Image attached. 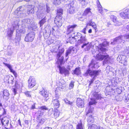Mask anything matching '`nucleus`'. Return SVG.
Instances as JSON below:
<instances>
[{
    "label": "nucleus",
    "instance_id": "obj_1",
    "mask_svg": "<svg viewBox=\"0 0 129 129\" xmlns=\"http://www.w3.org/2000/svg\"><path fill=\"white\" fill-rule=\"evenodd\" d=\"M109 45V42L105 41L103 43L100 44L98 47L99 53L96 56V58L98 60L102 61L104 59L103 62V65L109 62L110 58L109 56L107 54H105L106 49L105 47Z\"/></svg>",
    "mask_w": 129,
    "mask_h": 129
},
{
    "label": "nucleus",
    "instance_id": "obj_2",
    "mask_svg": "<svg viewBox=\"0 0 129 129\" xmlns=\"http://www.w3.org/2000/svg\"><path fill=\"white\" fill-rule=\"evenodd\" d=\"M29 9L28 10L27 13L28 14L30 13L33 14L34 12L37 13V14L40 15L42 14H46L48 13L50 11V8L46 5L42 6L41 5H39L38 7L35 8L34 9V6L32 5L28 7Z\"/></svg>",
    "mask_w": 129,
    "mask_h": 129
},
{
    "label": "nucleus",
    "instance_id": "obj_3",
    "mask_svg": "<svg viewBox=\"0 0 129 129\" xmlns=\"http://www.w3.org/2000/svg\"><path fill=\"white\" fill-rule=\"evenodd\" d=\"M99 67V66L98 64L95 61L92 60L91 62L88 65V69L84 74V76H86L89 75L91 77L93 76L94 77L99 75L100 71L94 70L92 71L91 70V69L93 70L97 69Z\"/></svg>",
    "mask_w": 129,
    "mask_h": 129
},
{
    "label": "nucleus",
    "instance_id": "obj_4",
    "mask_svg": "<svg viewBox=\"0 0 129 129\" xmlns=\"http://www.w3.org/2000/svg\"><path fill=\"white\" fill-rule=\"evenodd\" d=\"M78 38H80L79 40H78L77 42V45H80L81 44L83 43L81 46V47L83 48L85 47H86L85 50H88L90 49L91 46L89 43V42H87V40L86 39L85 37L82 36V35L80 33H77Z\"/></svg>",
    "mask_w": 129,
    "mask_h": 129
},
{
    "label": "nucleus",
    "instance_id": "obj_5",
    "mask_svg": "<svg viewBox=\"0 0 129 129\" xmlns=\"http://www.w3.org/2000/svg\"><path fill=\"white\" fill-rule=\"evenodd\" d=\"M129 40V34L125 35L124 36H120L114 39L111 44L112 45L117 44L120 43H124L125 40Z\"/></svg>",
    "mask_w": 129,
    "mask_h": 129
},
{
    "label": "nucleus",
    "instance_id": "obj_6",
    "mask_svg": "<svg viewBox=\"0 0 129 129\" xmlns=\"http://www.w3.org/2000/svg\"><path fill=\"white\" fill-rule=\"evenodd\" d=\"M19 25L17 21H15L12 24V27L10 29H8L7 34L8 36L11 38L14 32V30L15 29H16L19 27Z\"/></svg>",
    "mask_w": 129,
    "mask_h": 129
},
{
    "label": "nucleus",
    "instance_id": "obj_7",
    "mask_svg": "<svg viewBox=\"0 0 129 129\" xmlns=\"http://www.w3.org/2000/svg\"><path fill=\"white\" fill-rule=\"evenodd\" d=\"M64 51V48H62L59 50V52L57 54L56 58L57 59V62H59L60 64L63 63L64 57L61 56Z\"/></svg>",
    "mask_w": 129,
    "mask_h": 129
},
{
    "label": "nucleus",
    "instance_id": "obj_8",
    "mask_svg": "<svg viewBox=\"0 0 129 129\" xmlns=\"http://www.w3.org/2000/svg\"><path fill=\"white\" fill-rule=\"evenodd\" d=\"M64 20V19L62 18V16H56L54 19V22L56 25L60 27L62 25Z\"/></svg>",
    "mask_w": 129,
    "mask_h": 129
},
{
    "label": "nucleus",
    "instance_id": "obj_9",
    "mask_svg": "<svg viewBox=\"0 0 129 129\" xmlns=\"http://www.w3.org/2000/svg\"><path fill=\"white\" fill-rule=\"evenodd\" d=\"M35 33L33 32H31L28 33L26 35L25 38V41L27 42H32L34 38Z\"/></svg>",
    "mask_w": 129,
    "mask_h": 129
},
{
    "label": "nucleus",
    "instance_id": "obj_10",
    "mask_svg": "<svg viewBox=\"0 0 129 129\" xmlns=\"http://www.w3.org/2000/svg\"><path fill=\"white\" fill-rule=\"evenodd\" d=\"M56 62L57 64H59L58 66V67L59 69L60 73H64L66 76L69 74V72L68 70V69H66L64 67H61V65L62 64H60L59 62L58 63L57 61Z\"/></svg>",
    "mask_w": 129,
    "mask_h": 129
},
{
    "label": "nucleus",
    "instance_id": "obj_11",
    "mask_svg": "<svg viewBox=\"0 0 129 129\" xmlns=\"http://www.w3.org/2000/svg\"><path fill=\"white\" fill-rule=\"evenodd\" d=\"M32 19H23L22 21V25L23 26H28L29 25L31 26V25H33V22Z\"/></svg>",
    "mask_w": 129,
    "mask_h": 129
},
{
    "label": "nucleus",
    "instance_id": "obj_12",
    "mask_svg": "<svg viewBox=\"0 0 129 129\" xmlns=\"http://www.w3.org/2000/svg\"><path fill=\"white\" fill-rule=\"evenodd\" d=\"M75 50V48L71 46L67 51L65 54L66 61L67 60L69 57V55L72 53H74L75 52H74Z\"/></svg>",
    "mask_w": 129,
    "mask_h": 129
},
{
    "label": "nucleus",
    "instance_id": "obj_13",
    "mask_svg": "<svg viewBox=\"0 0 129 129\" xmlns=\"http://www.w3.org/2000/svg\"><path fill=\"white\" fill-rule=\"evenodd\" d=\"M28 87L29 88L33 87L36 84L35 79L33 77H30L28 81Z\"/></svg>",
    "mask_w": 129,
    "mask_h": 129
},
{
    "label": "nucleus",
    "instance_id": "obj_14",
    "mask_svg": "<svg viewBox=\"0 0 129 129\" xmlns=\"http://www.w3.org/2000/svg\"><path fill=\"white\" fill-rule=\"evenodd\" d=\"M68 9V12L70 14H73L75 13V9L74 7L73 4L70 3L67 6Z\"/></svg>",
    "mask_w": 129,
    "mask_h": 129
},
{
    "label": "nucleus",
    "instance_id": "obj_15",
    "mask_svg": "<svg viewBox=\"0 0 129 129\" xmlns=\"http://www.w3.org/2000/svg\"><path fill=\"white\" fill-rule=\"evenodd\" d=\"M94 99H91V101L89 102V105H93V104H95L96 102L95 99H101V94H96L94 95Z\"/></svg>",
    "mask_w": 129,
    "mask_h": 129
},
{
    "label": "nucleus",
    "instance_id": "obj_16",
    "mask_svg": "<svg viewBox=\"0 0 129 129\" xmlns=\"http://www.w3.org/2000/svg\"><path fill=\"white\" fill-rule=\"evenodd\" d=\"M76 26V25L69 26L67 29L68 34L70 35L74 34L75 33L73 31V28L75 27Z\"/></svg>",
    "mask_w": 129,
    "mask_h": 129
},
{
    "label": "nucleus",
    "instance_id": "obj_17",
    "mask_svg": "<svg viewBox=\"0 0 129 129\" xmlns=\"http://www.w3.org/2000/svg\"><path fill=\"white\" fill-rule=\"evenodd\" d=\"M83 100L81 98L77 99V106L79 107L82 108L84 106Z\"/></svg>",
    "mask_w": 129,
    "mask_h": 129
},
{
    "label": "nucleus",
    "instance_id": "obj_18",
    "mask_svg": "<svg viewBox=\"0 0 129 129\" xmlns=\"http://www.w3.org/2000/svg\"><path fill=\"white\" fill-rule=\"evenodd\" d=\"M71 37H69L68 39L69 42L71 44L74 43L76 41V39L78 38L77 35L75 36L73 35H71Z\"/></svg>",
    "mask_w": 129,
    "mask_h": 129
},
{
    "label": "nucleus",
    "instance_id": "obj_19",
    "mask_svg": "<svg viewBox=\"0 0 129 129\" xmlns=\"http://www.w3.org/2000/svg\"><path fill=\"white\" fill-rule=\"evenodd\" d=\"M9 119L7 117L4 118L2 119H1V122L2 125L7 126L9 124Z\"/></svg>",
    "mask_w": 129,
    "mask_h": 129
},
{
    "label": "nucleus",
    "instance_id": "obj_20",
    "mask_svg": "<svg viewBox=\"0 0 129 129\" xmlns=\"http://www.w3.org/2000/svg\"><path fill=\"white\" fill-rule=\"evenodd\" d=\"M3 93L4 98L7 100L9 99V98L8 97L10 95L9 91L7 90H4L3 92Z\"/></svg>",
    "mask_w": 129,
    "mask_h": 129
},
{
    "label": "nucleus",
    "instance_id": "obj_21",
    "mask_svg": "<svg viewBox=\"0 0 129 129\" xmlns=\"http://www.w3.org/2000/svg\"><path fill=\"white\" fill-rule=\"evenodd\" d=\"M17 34H16V39H17L18 42L20 40V34L19 33L22 32V30H19L17 29L16 30Z\"/></svg>",
    "mask_w": 129,
    "mask_h": 129
},
{
    "label": "nucleus",
    "instance_id": "obj_22",
    "mask_svg": "<svg viewBox=\"0 0 129 129\" xmlns=\"http://www.w3.org/2000/svg\"><path fill=\"white\" fill-rule=\"evenodd\" d=\"M121 54L126 56H129V47H126L124 50L122 51L121 52Z\"/></svg>",
    "mask_w": 129,
    "mask_h": 129
},
{
    "label": "nucleus",
    "instance_id": "obj_23",
    "mask_svg": "<svg viewBox=\"0 0 129 129\" xmlns=\"http://www.w3.org/2000/svg\"><path fill=\"white\" fill-rule=\"evenodd\" d=\"M96 4L98 10L102 14H103L102 8L101 5L100 3L98 0H97L96 1Z\"/></svg>",
    "mask_w": 129,
    "mask_h": 129
},
{
    "label": "nucleus",
    "instance_id": "obj_24",
    "mask_svg": "<svg viewBox=\"0 0 129 129\" xmlns=\"http://www.w3.org/2000/svg\"><path fill=\"white\" fill-rule=\"evenodd\" d=\"M39 93L44 97L47 98L48 96V93L44 89L42 91H40Z\"/></svg>",
    "mask_w": 129,
    "mask_h": 129
},
{
    "label": "nucleus",
    "instance_id": "obj_25",
    "mask_svg": "<svg viewBox=\"0 0 129 129\" xmlns=\"http://www.w3.org/2000/svg\"><path fill=\"white\" fill-rule=\"evenodd\" d=\"M127 58L125 56H124L123 58V59L120 61V63L122 64L124 66H126L127 65Z\"/></svg>",
    "mask_w": 129,
    "mask_h": 129
},
{
    "label": "nucleus",
    "instance_id": "obj_26",
    "mask_svg": "<svg viewBox=\"0 0 129 129\" xmlns=\"http://www.w3.org/2000/svg\"><path fill=\"white\" fill-rule=\"evenodd\" d=\"M63 14V10L60 8H58L57 9V16L58 17L62 16V15Z\"/></svg>",
    "mask_w": 129,
    "mask_h": 129
},
{
    "label": "nucleus",
    "instance_id": "obj_27",
    "mask_svg": "<svg viewBox=\"0 0 129 129\" xmlns=\"http://www.w3.org/2000/svg\"><path fill=\"white\" fill-rule=\"evenodd\" d=\"M61 113L59 111L56 110V111H55L54 112L53 115L51 116L52 117H54L55 118H56L58 117Z\"/></svg>",
    "mask_w": 129,
    "mask_h": 129
},
{
    "label": "nucleus",
    "instance_id": "obj_28",
    "mask_svg": "<svg viewBox=\"0 0 129 129\" xmlns=\"http://www.w3.org/2000/svg\"><path fill=\"white\" fill-rule=\"evenodd\" d=\"M53 102L54 106H56L57 108H58L59 106V101L57 99H54Z\"/></svg>",
    "mask_w": 129,
    "mask_h": 129
},
{
    "label": "nucleus",
    "instance_id": "obj_29",
    "mask_svg": "<svg viewBox=\"0 0 129 129\" xmlns=\"http://www.w3.org/2000/svg\"><path fill=\"white\" fill-rule=\"evenodd\" d=\"M89 26H91L95 30V31H96V30L97 29V26L95 24V23L94 22L90 21Z\"/></svg>",
    "mask_w": 129,
    "mask_h": 129
},
{
    "label": "nucleus",
    "instance_id": "obj_30",
    "mask_svg": "<svg viewBox=\"0 0 129 129\" xmlns=\"http://www.w3.org/2000/svg\"><path fill=\"white\" fill-rule=\"evenodd\" d=\"M15 14L16 17L17 18L22 17L23 15L22 11H19L17 12Z\"/></svg>",
    "mask_w": 129,
    "mask_h": 129
},
{
    "label": "nucleus",
    "instance_id": "obj_31",
    "mask_svg": "<svg viewBox=\"0 0 129 129\" xmlns=\"http://www.w3.org/2000/svg\"><path fill=\"white\" fill-rule=\"evenodd\" d=\"M79 69V68H76L74 71V73L75 74L77 75H79L80 74L81 72Z\"/></svg>",
    "mask_w": 129,
    "mask_h": 129
},
{
    "label": "nucleus",
    "instance_id": "obj_32",
    "mask_svg": "<svg viewBox=\"0 0 129 129\" xmlns=\"http://www.w3.org/2000/svg\"><path fill=\"white\" fill-rule=\"evenodd\" d=\"M46 19L45 17H44L40 21L39 23L40 27L42 26L43 24L46 22Z\"/></svg>",
    "mask_w": 129,
    "mask_h": 129
},
{
    "label": "nucleus",
    "instance_id": "obj_33",
    "mask_svg": "<svg viewBox=\"0 0 129 129\" xmlns=\"http://www.w3.org/2000/svg\"><path fill=\"white\" fill-rule=\"evenodd\" d=\"M80 1L82 5V7L84 8L87 5V3L86 2L85 0H80Z\"/></svg>",
    "mask_w": 129,
    "mask_h": 129
},
{
    "label": "nucleus",
    "instance_id": "obj_34",
    "mask_svg": "<svg viewBox=\"0 0 129 129\" xmlns=\"http://www.w3.org/2000/svg\"><path fill=\"white\" fill-rule=\"evenodd\" d=\"M98 128L97 126L95 124H92L89 126L88 129H97Z\"/></svg>",
    "mask_w": 129,
    "mask_h": 129
},
{
    "label": "nucleus",
    "instance_id": "obj_35",
    "mask_svg": "<svg viewBox=\"0 0 129 129\" xmlns=\"http://www.w3.org/2000/svg\"><path fill=\"white\" fill-rule=\"evenodd\" d=\"M127 13L125 12V10L123 12H122L120 14V15L123 18H125Z\"/></svg>",
    "mask_w": 129,
    "mask_h": 129
},
{
    "label": "nucleus",
    "instance_id": "obj_36",
    "mask_svg": "<svg viewBox=\"0 0 129 129\" xmlns=\"http://www.w3.org/2000/svg\"><path fill=\"white\" fill-rule=\"evenodd\" d=\"M90 9L89 8H86L84 11V15H86L88 13H91V12L90 11Z\"/></svg>",
    "mask_w": 129,
    "mask_h": 129
},
{
    "label": "nucleus",
    "instance_id": "obj_37",
    "mask_svg": "<svg viewBox=\"0 0 129 129\" xmlns=\"http://www.w3.org/2000/svg\"><path fill=\"white\" fill-rule=\"evenodd\" d=\"M10 77V76H5L4 79V81L5 82L9 83V79Z\"/></svg>",
    "mask_w": 129,
    "mask_h": 129
},
{
    "label": "nucleus",
    "instance_id": "obj_38",
    "mask_svg": "<svg viewBox=\"0 0 129 129\" xmlns=\"http://www.w3.org/2000/svg\"><path fill=\"white\" fill-rule=\"evenodd\" d=\"M59 27L58 26L56 25V26H55L52 28V31H50V34L52 33V34H53L54 31H57Z\"/></svg>",
    "mask_w": 129,
    "mask_h": 129
},
{
    "label": "nucleus",
    "instance_id": "obj_39",
    "mask_svg": "<svg viewBox=\"0 0 129 129\" xmlns=\"http://www.w3.org/2000/svg\"><path fill=\"white\" fill-rule=\"evenodd\" d=\"M3 64L6 66L9 69L10 72L12 71V70H13L12 69V67L11 65L9 64H7L5 62H4Z\"/></svg>",
    "mask_w": 129,
    "mask_h": 129
},
{
    "label": "nucleus",
    "instance_id": "obj_40",
    "mask_svg": "<svg viewBox=\"0 0 129 129\" xmlns=\"http://www.w3.org/2000/svg\"><path fill=\"white\" fill-rule=\"evenodd\" d=\"M124 56L122 54L119 56L117 58V61L120 63L121 60L123 59V57Z\"/></svg>",
    "mask_w": 129,
    "mask_h": 129
},
{
    "label": "nucleus",
    "instance_id": "obj_41",
    "mask_svg": "<svg viewBox=\"0 0 129 129\" xmlns=\"http://www.w3.org/2000/svg\"><path fill=\"white\" fill-rule=\"evenodd\" d=\"M53 109L52 108L50 109L48 111V115L49 116H51L53 113Z\"/></svg>",
    "mask_w": 129,
    "mask_h": 129
},
{
    "label": "nucleus",
    "instance_id": "obj_42",
    "mask_svg": "<svg viewBox=\"0 0 129 129\" xmlns=\"http://www.w3.org/2000/svg\"><path fill=\"white\" fill-rule=\"evenodd\" d=\"M14 80V78L12 76L10 75V77L9 78V83H8L9 84H10V83L13 84V82H14L13 81V80Z\"/></svg>",
    "mask_w": 129,
    "mask_h": 129
},
{
    "label": "nucleus",
    "instance_id": "obj_43",
    "mask_svg": "<svg viewBox=\"0 0 129 129\" xmlns=\"http://www.w3.org/2000/svg\"><path fill=\"white\" fill-rule=\"evenodd\" d=\"M76 129H83L82 124L81 123H78L77 125Z\"/></svg>",
    "mask_w": 129,
    "mask_h": 129
},
{
    "label": "nucleus",
    "instance_id": "obj_44",
    "mask_svg": "<svg viewBox=\"0 0 129 129\" xmlns=\"http://www.w3.org/2000/svg\"><path fill=\"white\" fill-rule=\"evenodd\" d=\"M38 108L39 109H41L42 110H48V108L45 106H40L38 107Z\"/></svg>",
    "mask_w": 129,
    "mask_h": 129
},
{
    "label": "nucleus",
    "instance_id": "obj_45",
    "mask_svg": "<svg viewBox=\"0 0 129 129\" xmlns=\"http://www.w3.org/2000/svg\"><path fill=\"white\" fill-rule=\"evenodd\" d=\"M74 82L73 81H71L69 85V88L70 89H72L74 87Z\"/></svg>",
    "mask_w": 129,
    "mask_h": 129
},
{
    "label": "nucleus",
    "instance_id": "obj_46",
    "mask_svg": "<svg viewBox=\"0 0 129 129\" xmlns=\"http://www.w3.org/2000/svg\"><path fill=\"white\" fill-rule=\"evenodd\" d=\"M50 34L49 33H47L46 30H45V32H43V35L44 36L46 37H49Z\"/></svg>",
    "mask_w": 129,
    "mask_h": 129
},
{
    "label": "nucleus",
    "instance_id": "obj_47",
    "mask_svg": "<svg viewBox=\"0 0 129 129\" xmlns=\"http://www.w3.org/2000/svg\"><path fill=\"white\" fill-rule=\"evenodd\" d=\"M33 24L32 25H31V27H32V30L33 31L36 30L37 27V26L36 25H34V26H33Z\"/></svg>",
    "mask_w": 129,
    "mask_h": 129
},
{
    "label": "nucleus",
    "instance_id": "obj_48",
    "mask_svg": "<svg viewBox=\"0 0 129 129\" xmlns=\"http://www.w3.org/2000/svg\"><path fill=\"white\" fill-rule=\"evenodd\" d=\"M22 7L21 6L20 7L18 8L16 10V11H14V12L15 14H16L17 12H18L19 11H22Z\"/></svg>",
    "mask_w": 129,
    "mask_h": 129
},
{
    "label": "nucleus",
    "instance_id": "obj_49",
    "mask_svg": "<svg viewBox=\"0 0 129 129\" xmlns=\"http://www.w3.org/2000/svg\"><path fill=\"white\" fill-rule=\"evenodd\" d=\"M129 100V94H127L125 95V100L124 101L125 102H127Z\"/></svg>",
    "mask_w": 129,
    "mask_h": 129
},
{
    "label": "nucleus",
    "instance_id": "obj_50",
    "mask_svg": "<svg viewBox=\"0 0 129 129\" xmlns=\"http://www.w3.org/2000/svg\"><path fill=\"white\" fill-rule=\"evenodd\" d=\"M24 93L28 97H31V95L30 94V92L29 91H26L24 92Z\"/></svg>",
    "mask_w": 129,
    "mask_h": 129
},
{
    "label": "nucleus",
    "instance_id": "obj_51",
    "mask_svg": "<svg viewBox=\"0 0 129 129\" xmlns=\"http://www.w3.org/2000/svg\"><path fill=\"white\" fill-rule=\"evenodd\" d=\"M53 3L55 4L56 5L57 4L58 5L60 4V2L59 0H56V1H54Z\"/></svg>",
    "mask_w": 129,
    "mask_h": 129
},
{
    "label": "nucleus",
    "instance_id": "obj_52",
    "mask_svg": "<svg viewBox=\"0 0 129 129\" xmlns=\"http://www.w3.org/2000/svg\"><path fill=\"white\" fill-rule=\"evenodd\" d=\"M64 102L66 103L67 104H69L70 105H71L72 104V103L70 102V101H69L67 99H65L64 100Z\"/></svg>",
    "mask_w": 129,
    "mask_h": 129
},
{
    "label": "nucleus",
    "instance_id": "obj_53",
    "mask_svg": "<svg viewBox=\"0 0 129 129\" xmlns=\"http://www.w3.org/2000/svg\"><path fill=\"white\" fill-rule=\"evenodd\" d=\"M39 120V123L42 124H43L45 121V120L43 118Z\"/></svg>",
    "mask_w": 129,
    "mask_h": 129
},
{
    "label": "nucleus",
    "instance_id": "obj_54",
    "mask_svg": "<svg viewBox=\"0 0 129 129\" xmlns=\"http://www.w3.org/2000/svg\"><path fill=\"white\" fill-rule=\"evenodd\" d=\"M108 87H107L106 89V91L105 92V94L106 95H109L111 93V92L110 91H107V90L108 89Z\"/></svg>",
    "mask_w": 129,
    "mask_h": 129
},
{
    "label": "nucleus",
    "instance_id": "obj_55",
    "mask_svg": "<svg viewBox=\"0 0 129 129\" xmlns=\"http://www.w3.org/2000/svg\"><path fill=\"white\" fill-rule=\"evenodd\" d=\"M11 72L12 73L15 77H17V74L16 72L13 70H12Z\"/></svg>",
    "mask_w": 129,
    "mask_h": 129
},
{
    "label": "nucleus",
    "instance_id": "obj_56",
    "mask_svg": "<svg viewBox=\"0 0 129 129\" xmlns=\"http://www.w3.org/2000/svg\"><path fill=\"white\" fill-rule=\"evenodd\" d=\"M92 77H93V78L90 81V82L89 84V85H90L91 84H92L94 80V78L95 77H94L93 76H92Z\"/></svg>",
    "mask_w": 129,
    "mask_h": 129
},
{
    "label": "nucleus",
    "instance_id": "obj_57",
    "mask_svg": "<svg viewBox=\"0 0 129 129\" xmlns=\"http://www.w3.org/2000/svg\"><path fill=\"white\" fill-rule=\"evenodd\" d=\"M112 17H113V21L114 22H116V17L115 16H112Z\"/></svg>",
    "mask_w": 129,
    "mask_h": 129
},
{
    "label": "nucleus",
    "instance_id": "obj_58",
    "mask_svg": "<svg viewBox=\"0 0 129 129\" xmlns=\"http://www.w3.org/2000/svg\"><path fill=\"white\" fill-rule=\"evenodd\" d=\"M13 52H12L11 51L9 52H8L7 53V55L9 56H10L12 55V54Z\"/></svg>",
    "mask_w": 129,
    "mask_h": 129
},
{
    "label": "nucleus",
    "instance_id": "obj_59",
    "mask_svg": "<svg viewBox=\"0 0 129 129\" xmlns=\"http://www.w3.org/2000/svg\"><path fill=\"white\" fill-rule=\"evenodd\" d=\"M36 103H34V104L32 105L31 109H34L35 108V105H36Z\"/></svg>",
    "mask_w": 129,
    "mask_h": 129
},
{
    "label": "nucleus",
    "instance_id": "obj_60",
    "mask_svg": "<svg viewBox=\"0 0 129 129\" xmlns=\"http://www.w3.org/2000/svg\"><path fill=\"white\" fill-rule=\"evenodd\" d=\"M126 70L125 68H124L122 71V73L123 75H124V74L126 72Z\"/></svg>",
    "mask_w": 129,
    "mask_h": 129
},
{
    "label": "nucleus",
    "instance_id": "obj_61",
    "mask_svg": "<svg viewBox=\"0 0 129 129\" xmlns=\"http://www.w3.org/2000/svg\"><path fill=\"white\" fill-rule=\"evenodd\" d=\"M86 27L84 28L83 30H82V31L83 32L84 34H86Z\"/></svg>",
    "mask_w": 129,
    "mask_h": 129
},
{
    "label": "nucleus",
    "instance_id": "obj_62",
    "mask_svg": "<svg viewBox=\"0 0 129 129\" xmlns=\"http://www.w3.org/2000/svg\"><path fill=\"white\" fill-rule=\"evenodd\" d=\"M3 115H6V110L4 108H3Z\"/></svg>",
    "mask_w": 129,
    "mask_h": 129
},
{
    "label": "nucleus",
    "instance_id": "obj_63",
    "mask_svg": "<svg viewBox=\"0 0 129 129\" xmlns=\"http://www.w3.org/2000/svg\"><path fill=\"white\" fill-rule=\"evenodd\" d=\"M59 98V96L58 95L56 96L55 97H54L53 98V101L54 100V99H57Z\"/></svg>",
    "mask_w": 129,
    "mask_h": 129
},
{
    "label": "nucleus",
    "instance_id": "obj_64",
    "mask_svg": "<svg viewBox=\"0 0 129 129\" xmlns=\"http://www.w3.org/2000/svg\"><path fill=\"white\" fill-rule=\"evenodd\" d=\"M13 92L14 93V95H15L17 93V90L15 88H13Z\"/></svg>",
    "mask_w": 129,
    "mask_h": 129
}]
</instances>
